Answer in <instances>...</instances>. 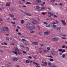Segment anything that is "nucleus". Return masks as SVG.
Returning a JSON list of instances; mask_svg holds the SVG:
<instances>
[{
	"label": "nucleus",
	"mask_w": 67,
	"mask_h": 67,
	"mask_svg": "<svg viewBox=\"0 0 67 67\" xmlns=\"http://www.w3.org/2000/svg\"><path fill=\"white\" fill-rule=\"evenodd\" d=\"M32 24L31 23H29L28 24H27V29H30V27H31V25Z\"/></svg>",
	"instance_id": "f257e3e1"
},
{
	"label": "nucleus",
	"mask_w": 67,
	"mask_h": 67,
	"mask_svg": "<svg viewBox=\"0 0 67 67\" xmlns=\"http://www.w3.org/2000/svg\"><path fill=\"white\" fill-rule=\"evenodd\" d=\"M20 46L21 47V49L22 50H23V49H25V47H24V46L23 45V44L21 43L20 44Z\"/></svg>",
	"instance_id": "f03ea898"
},
{
	"label": "nucleus",
	"mask_w": 67,
	"mask_h": 67,
	"mask_svg": "<svg viewBox=\"0 0 67 67\" xmlns=\"http://www.w3.org/2000/svg\"><path fill=\"white\" fill-rule=\"evenodd\" d=\"M35 29V26H32V27H31L30 28V30H34Z\"/></svg>",
	"instance_id": "7ed1b4c3"
},
{
	"label": "nucleus",
	"mask_w": 67,
	"mask_h": 67,
	"mask_svg": "<svg viewBox=\"0 0 67 67\" xmlns=\"http://www.w3.org/2000/svg\"><path fill=\"white\" fill-rule=\"evenodd\" d=\"M42 63H43V64H44V66H46L47 65V62L42 61Z\"/></svg>",
	"instance_id": "20e7f679"
},
{
	"label": "nucleus",
	"mask_w": 67,
	"mask_h": 67,
	"mask_svg": "<svg viewBox=\"0 0 67 67\" xmlns=\"http://www.w3.org/2000/svg\"><path fill=\"white\" fill-rule=\"evenodd\" d=\"M58 40V39L57 38H52V40L54 41H57Z\"/></svg>",
	"instance_id": "39448f33"
},
{
	"label": "nucleus",
	"mask_w": 67,
	"mask_h": 67,
	"mask_svg": "<svg viewBox=\"0 0 67 67\" xmlns=\"http://www.w3.org/2000/svg\"><path fill=\"white\" fill-rule=\"evenodd\" d=\"M4 29H5V27H2L1 28L2 31V32H3V33L5 32V30Z\"/></svg>",
	"instance_id": "423d86ee"
},
{
	"label": "nucleus",
	"mask_w": 67,
	"mask_h": 67,
	"mask_svg": "<svg viewBox=\"0 0 67 67\" xmlns=\"http://www.w3.org/2000/svg\"><path fill=\"white\" fill-rule=\"evenodd\" d=\"M12 60L14 62H15L17 61L18 60V59L16 58H14L13 59H12Z\"/></svg>",
	"instance_id": "0eeeda50"
},
{
	"label": "nucleus",
	"mask_w": 67,
	"mask_h": 67,
	"mask_svg": "<svg viewBox=\"0 0 67 67\" xmlns=\"http://www.w3.org/2000/svg\"><path fill=\"white\" fill-rule=\"evenodd\" d=\"M55 29V30H57L58 31H59L61 29V28L60 27H56Z\"/></svg>",
	"instance_id": "6e6552de"
},
{
	"label": "nucleus",
	"mask_w": 67,
	"mask_h": 67,
	"mask_svg": "<svg viewBox=\"0 0 67 67\" xmlns=\"http://www.w3.org/2000/svg\"><path fill=\"white\" fill-rule=\"evenodd\" d=\"M36 3H40L42 2V1L41 0H36Z\"/></svg>",
	"instance_id": "1a4fd4ad"
},
{
	"label": "nucleus",
	"mask_w": 67,
	"mask_h": 67,
	"mask_svg": "<svg viewBox=\"0 0 67 67\" xmlns=\"http://www.w3.org/2000/svg\"><path fill=\"white\" fill-rule=\"evenodd\" d=\"M44 35H48L49 34V32L47 31L45 32H44Z\"/></svg>",
	"instance_id": "9d476101"
},
{
	"label": "nucleus",
	"mask_w": 67,
	"mask_h": 67,
	"mask_svg": "<svg viewBox=\"0 0 67 67\" xmlns=\"http://www.w3.org/2000/svg\"><path fill=\"white\" fill-rule=\"evenodd\" d=\"M61 21L62 22V23L64 25H66V23H65V21H64L63 20H62Z\"/></svg>",
	"instance_id": "9b49d317"
},
{
	"label": "nucleus",
	"mask_w": 67,
	"mask_h": 67,
	"mask_svg": "<svg viewBox=\"0 0 67 67\" xmlns=\"http://www.w3.org/2000/svg\"><path fill=\"white\" fill-rule=\"evenodd\" d=\"M51 54H52V55H53V56H54V55H55L56 54L55 53V52H54L53 51H51Z\"/></svg>",
	"instance_id": "f8f14e48"
},
{
	"label": "nucleus",
	"mask_w": 67,
	"mask_h": 67,
	"mask_svg": "<svg viewBox=\"0 0 67 67\" xmlns=\"http://www.w3.org/2000/svg\"><path fill=\"white\" fill-rule=\"evenodd\" d=\"M32 43L34 45H37L38 44V42H33Z\"/></svg>",
	"instance_id": "ddd939ff"
},
{
	"label": "nucleus",
	"mask_w": 67,
	"mask_h": 67,
	"mask_svg": "<svg viewBox=\"0 0 67 67\" xmlns=\"http://www.w3.org/2000/svg\"><path fill=\"white\" fill-rule=\"evenodd\" d=\"M46 27H50L51 25H50V24H47L46 25Z\"/></svg>",
	"instance_id": "4468645a"
},
{
	"label": "nucleus",
	"mask_w": 67,
	"mask_h": 67,
	"mask_svg": "<svg viewBox=\"0 0 67 67\" xmlns=\"http://www.w3.org/2000/svg\"><path fill=\"white\" fill-rule=\"evenodd\" d=\"M10 5V3H7L6 4V6H7L8 7H9Z\"/></svg>",
	"instance_id": "2eb2a0df"
},
{
	"label": "nucleus",
	"mask_w": 67,
	"mask_h": 67,
	"mask_svg": "<svg viewBox=\"0 0 67 67\" xmlns=\"http://www.w3.org/2000/svg\"><path fill=\"white\" fill-rule=\"evenodd\" d=\"M5 30L6 31H8V30L9 29V28L8 27H5Z\"/></svg>",
	"instance_id": "dca6fc26"
},
{
	"label": "nucleus",
	"mask_w": 67,
	"mask_h": 67,
	"mask_svg": "<svg viewBox=\"0 0 67 67\" xmlns=\"http://www.w3.org/2000/svg\"><path fill=\"white\" fill-rule=\"evenodd\" d=\"M18 54H19V55H22V53L19 51L18 52Z\"/></svg>",
	"instance_id": "f3484780"
},
{
	"label": "nucleus",
	"mask_w": 67,
	"mask_h": 67,
	"mask_svg": "<svg viewBox=\"0 0 67 67\" xmlns=\"http://www.w3.org/2000/svg\"><path fill=\"white\" fill-rule=\"evenodd\" d=\"M41 9L43 10L44 9H46V7H42L41 8Z\"/></svg>",
	"instance_id": "a211bd4d"
},
{
	"label": "nucleus",
	"mask_w": 67,
	"mask_h": 67,
	"mask_svg": "<svg viewBox=\"0 0 67 67\" xmlns=\"http://www.w3.org/2000/svg\"><path fill=\"white\" fill-rule=\"evenodd\" d=\"M48 65L49 66V67H52V65H51V63L50 62H48Z\"/></svg>",
	"instance_id": "6ab92c4d"
},
{
	"label": "nucleus",
	"mask_w": 67,
	"mask_h": 67,
	"mask_svg": "<svg viewBox=\"0 0 67 67\" xmlns=\"http://www.w3.org/2000/svg\"><path fill=\"white\" fill-rule=\"evenodd\" d=\"M48 13L49 14H50L51 16H52V15H54L53 13H51L50 12H48Z\"/></svg>",
	"instance_id": "aec40b11"
},
{
	"label": "nucleus",
	"mask_w": 67,
	"mask_h": 67,
	"mask_svg": "<svg viewBox=\"0 0 67 67\" xmlns=\"http://www.w3.org/2000/svg\"><path fill=\"white\" fill-rule=\"evenodd\" d=\"M36 23H37V22L35 21H33L32 23H33L34 24H36Z\"/></svg>",
	"instance_id": "412c9836"
},
{
	"label": "nucleus",
	"mask_w": 67,
	"mask_h": 67,
	"mask_svg": "<svg viewBox=\"0 0 67 67\" xmlns=\"http://www.w3.org/2000/svg\"><path fill=\"white\" fill-rule=\"evenodd\" d=\"M10 17H12L13 18L14 16V15L12 14H9Z\"/></svg>",
	"instance_id": "4be33fe9"
},
{
	"label": "nucleus",
	"mask_w": 67,
	"mask_h": 67,
	"mask_svg": "<svg viewBox=\"0 0 67 67\" xmlns=\"http://www.w3.org/2000/svg\"><path fill=\"white\" fill-rule=\"evenodd\" d=\"M65 57H66V55H65V54H63L62 56V58H65Z\"/></svg>",
	"instance_id": "5701e85b"
},
{
	"label": "nucleus",
	"mask_w": 67,
	"mask_h": 67,
	"mask_svg": "<svg viewBox=\"0 0 67 67\" xmlns=\"http://www.w3.org/2000/svg\"><path fill=\"white\" fill-rule=\"evenodd\" d=\"M62 49H58V51H59V52H62Z\"/></svg>",
	"instance_id": "b1692460"
},
{
	"label": "nucleus",
	"mask_w": 67,
	"mask_h": 67,
	"mask_svg": "<svg viewBox=\"0 0 67 67\" xmlns=\"http://www.w3.org/2000/svg\"><path fill=\"white\" fill-rule=\"evenodd\" d=\"M24 20H21V23L22 24H23L24 23Z\"/></svg>",
	"instance_id": "393cba45"
},
{
	"label": "nucleus",
	"mask_w": 67,
	"mask_h": 67,
	"mask_svg": "<svg viewBox=\"0 0 67 67\" xmlns=\"http://www.w3.org/2000/svg\"><path fill=\"white\" fill-rule=\"evenodd\" d=\"M26 15H29V16H31L32 15L29 14V13H27L26 14Z\"/></svg>",
	"instance_id": "a878e982"
},
{
	"label": "nucleus",
	"mask_w": 67,
	"mask_h": 67,
	"mask_svg": "<svg viewBox=\"0 0 67 67\" xmlns=\"http://www.w3.org/2000/svg\"><path fill=\"white\" fill-rule=\"evenodd\" d=\"M52 26H53V27H54V28H55L56 27V25H55V24H53L52 25Z\"/></svg>",
	"instance_id": "bb28decb"
},
{
	"label": "nucleus",
	"mask_w": 67,
	"mask_h": 67,
	"mask_svg": "<svg viewBox=\"0 0 67 67\" xmlns=\"http://www.w3.org/2000/svg\"><path fill=\"white\" fill-rule=\"evenodd\" d=\"M61 38H62V39H63V40H66V38L62 37Z\"/></svg>",
	"instance_id": "cd10ccee"
},
{
	"label": "nucleus",
	"mask_w": 67,
	"mask_h": 67,
	"mask_svg": "<svg viewBox=\"0 0 67 67\" xmlns=\"http://www.w3.org/2000/svg\"><path fill=\"white\" fill-rule=\"evenodd\" d=\"M10 11H14V9L12 8H10Z\"/></svg>",
	"instance_id": "c85d7f7f"
},
{
	"label": "nucleus",
	"mask_w": 67,
	"mask_h": 67,
	"mask_svg": "<svg viewBox=\"0 0 67 67\" xmlns=\"http://www.w3.org/2000/svg\"><path fill=\"white\" fill-rule=\"evenodd\" d=\"M10 22L13 24H15V22L11 21Z\"/></svg>",
	"instance_id": "c756f323"
},
{
	"label": "nucleus",
	"mask_w": 67,
	"mask_h": 67,
	"mask_svg": "<svg viewBox=\"0 0 67 67\" xmlns=\"http://www.w3.org/2000/svg\"><path fill=\"white\" fill-rule=\"evenodd\" d=\"M33 63L35 64V65H40L39 64H38V63H37L35 62H33Z\"/></svg>",
	"instance_id": "7c9ffc66"
},
{
	"label": "nucleus",
	"mask_w": 67,
	"mask_h": 67,
	"mask_svg": "<svg viewBox=\"0 0 67 67\" xmlns=\"http://www.w3.org/2000/svg\"><path fill=\"white\" fill-rule=\"evenodd\" d=\"M38 34H39L40 35H42V32H39Z\"/></svg>",
	"instance_id": "2f4dec72"
},
{
	"label": "nucleus",
	"mask_w": 67,
	"mask_h": 67,
	"mask_svg": "<svg viewBox=\"0 0 67 67\" xmlns=\"http://www.w3.org/2000/svg\"><path fill=\"white\" fill-rule=\"evenodd\" d=\"M26 51H29V48L28 47H26Z\"/></svg>",
	"instance_id": "473e14b6"
},
{
	"label": "nucleus",
	"mask_w": 67,
	"mask_h": 67,
	"mask_svg": "<svg viewBox=\"0 0 67 67\" xmlns=\"http://www.w3.org/2000/svg\"><path fill=\"white\" fill-rule=\"evenodd\" d=\"M17 34L18 35H21L22 34L21 32H18V33Z\"/></svg>",
	"instance_id": "72a5a7b5"
},
{
	"label": "nucleus",
	"mask_w": 67,
	"mask_h": 67,
	"mask_svg": "<svg viewBox=\"0 0 67 67\" xmlns=\"http://www.w3.org/2000/svg\"><path fill=\"white\" fill-rule=\"evenodd\" d=\"M26 63H29V61L28 60H26Z\"/></svg>",
	"instance_id": "f704fd0d"
},
{
	"label": "nucleus",
	"mask_w": 67,
	"mask_h": 67,
	"mask_svg": "<svg viewBox=\"0 0 67 67\" xmlns=\"http://www.w3.org/2000/svg\"><path fill=\"white\" fill-rule=\"evenodd\" d=\"M66 52V50H62V53H64V52Z\"/></svg>",
	"instance_id": "c9c22d12"
},
{
	"label": "nucleus",
	"mask_w": 67,
	"mask_h": 67,
	"mask_svg": "<svg viewBox=\"0 0 67 67\" xmlns=\"http://www.w3.org/2000/svg\"><path fill=\"white\" fill-rule=\"evenodd\" d=\"M26 4H31V3L30 2H27L26 3Z\"/></svg>",
	"instance_id": "e433bc0d"
},
{
	"label": "nucleus",
	"mask_w": 67,
	"mask_h": 67,
	"mask_svg": "<svg viewBox=\"0 0 67 67\" xmlns=\"http://www.w3.org/2000/svg\"><path fill=\"white\" fill-rule=\"evenodd\" d=\"M47 9H48V10H51V8L49 7H47Z\"/></svg>",
	"instance_id": "4c0bfd02"
},
{
	"label": "nucleus",
	"mask_w": 67,
	"mask_h": 67,
	"mask_svg": "<svg viewBox=\"0 0 67 67\" xmlns=\"http://www.w3.org/2000/svg\"><path fill=\"white\" fill-rule=\"evenodd\" d=\"M55 22H56L57 24H58V23H59V21H58L57 20L55 21Z\"/></svg>",
	"instance_id": "58836bf2"
},
{
	"label": "nucleus",
	"mask_w": 67,
	"mask_h": 67,
	"mask_svg": "<svg viewBox=\"0 0 67 67\" xmlns=\"http://www.w3.org/2000/svg\"><path fill=\"white\" fill-rule=\"evenodd\" d=\"M28 58L29 59H32V57L31 56H29L28 57Z\"/></svg>",
	"instance_id": "ea45409f"
},
{
	"label": "nucleus",
	"mask_w": 67,
	"mask_h": 67,
	"mask_svg": "<svg viewBox=\"0 0 67 67\" xmlns=\"http://www.w3.org/2000/svg\"><path fill=\"white\" fill-rule=\"evenodd\" d=\"M50 61H51V62H53V61H54V60L53 59H50Z\"/></svg>",
	"instance_id": "a19ab883"
},
{
	"label": "nucleus",
	"mask_w": 67,
	"mask_h": 67,
	"mask_svg": "<svg viewBox=\"0 0 67 67\" xmlns=\"http://www.w3.org/2000/svg\"><path fill=\"white\" fill-rule=\"evenodd\" d=\"M23 53H24V54H26V52H25L24 51H23Z\"/></svg>",
	"instance_id": "79ce46f5"
},
{
	"label": "nucleus",
	"mask_w": 67,
	"mask_h": 67,
	"mask_svg": "<svg viewBox=\"0 0 67 67\" xmlns=\"http://www.w3.org/2000/svg\"><path fill=\"white\" fill-rule=\"evenodd\" d=\"M39 8H40V7H39L38 6H37L36 7V9H39Z\"/></svg>",
	"instance_id": "37998d69"
},
{
	"label": "nucleus",
	"mask_w": 67,
	"mask_h": 67,
	"mask_svg": "<svg viewBox=\"0 0 67 67\" xmlns=\"http://www.w3.org/2000/svg\"><path fill=\"white\" fill-rule=\"evenodd\" d=\"M14 53L16 55H17L18 54V53H17V52L16 51Z\"/></svg>",
	"instance_id": "c03bdc74"
},
{
	"label": "nucleus",
	"mask_w": 67,
	"mask_h": 67,
	"mask_svg": "<svg viewBox=\"0 0 67 67\" xmlns=\"http://www.w3.org/2000/svg\"><path fill=\"white\" fill-rule=\"evenodd\" d=\"M63 3H59V5H60V6H63V5H62L63 4Z\"/></svg>",
	"instance_id": "a18cd8bd"
},
{
	"label": "nucleus",
	"mask_w": 67,
	"mask_h": 67,
	"mask_svg": "<svg viewBox=\"0 0 67 67\" xmlns=\"http://www.w3.org/2000/svg\"><path fill=\"white\" fill-rule=\"evenodd\" d=\"M37 27L38 28V29H39V30H41V28H40L38 26H37Z\"/></svg>",
	"instance_id": "49530a36"
},
{
	"label": "nucleus",
	"mask_w": 67,
	"mask_h": 67,
	"mask_svg": "<svg viewBox=\"0 0 67 67\" xmlns=\"http://www.w3.org/2000/svg\"><path fill=\"white\" fill-rule=\"evenodd\" d=\"M22 41H24V42H26V40L24 39H22Z\"/></svg>",
	"instance_id": "de8ad7c7"
},
{
	"label": "nucleus",
	"mask_w": 67,
	"mask_h": 67,
	"mask_svg": "<svg viewBox=\"0 0 67 67\" xmlns=\"http://www.w3.org/2000/svg\"><path fill=\"white\" fill-rule=\"evenodd\" d=\"M30 32L31 33H34V31H30Z\"/></svg>",
	"instance_id": "09e8293b"
},
{
	"label": "nucleus",
	"mask_w": 67,
	"mask_h": 67,
	"mask_svg": "<svg viewBox=\"0 0 67 67\" xmlns=\"http://www.w3.org/2000/svg\"><path fill=\"white\" fill-rule=\"evenodd\" d=\"M47 49L48 50H50V47H47Z\"/></svg>",
	"instance_id": "8fccbe9b"
},
{
	"label": "nucleus",
	"mask_w": 67,
	"mask_h": 67,
	"mask_svg": "<svg viewBox=\"0 0 67 67\" xmlns=\"http://www.w3.org/2000/svg\"><path fill=\"white\" fill-rule=\"evenodd\" d=\"M17 29H21V28H20V27H19V26H17Z\"/></svg>",
	"instance_id": "3c124183"
},
{
	"label": "nucleus",
	"mask_w": 67,
	"mask_h": 67,
	"mask_svg": "<svg viewBox=\"0 0 67 67\" xmlns=\"http://www.w3.org/2000/svg\"><path fill=\"white\" fill-rule=\"evenodd\" d=\"M6 20H7V21H8V20H9L10 19H9V18H6Z\"/></svg>",
	"instance_id": "603ef678"
},
{
	"label": "nucleus",
	"mask_w": 67,
	"mask_h": 67,
	"mask_svg": "<svg viewBox=\"0 0 67 67\" xmlns=\"http://www.w3.org/2000/svg\"><path fill=\"white\" fill-rule=\"evenodd\" d=\"M6 39L8 41L9 40V38H8V37H7L6 38Z\"/></svg>",
	"instance_id": "864d4df0"
},
{
	"label": "nucleus",
	"mask_w": 67,
	"mask_h": 67,
	"mask_svg": "<svg viewBox=\"0 0 67 67\" xmlns=\"http://www.w3.org/2000/svg\"><path fill=\"white\" fill-rule=\"evenodd\" d=\"M4 44L5 45H7V43L6 42H4Z\"/></svg>",
	"instance_id": "5fc2aeb1"
},
{
	"label": "nucleus",
	"mask_w": 67,
	"mask_h": 67,
	"mask_svg": "<svg viewBox=\"0 0 67 67\" xmlns=\"http://www.w3.org/2000/svg\"><path fill=\"white\" fill-rule=\"evenodd\" d=\"M62 48H65V45L63 46H62Z\"/></svg>",
	"instance_id": "6e6d98bb"
},
{
	"label": "nucleus",
	"mask_w": 67,
	"mask_h": 67,
	"mask_svg": "<svg viewBox=\"0 0 67 67\" xmlns=\"http://www.w3.org/2000/svg\"><path fill=\"white\" fill-rule=\"evenodd\" d=\"M42 14H43V15H45V14H46L44 12H42Z\"/></svg>",
	"instance_id": "4d7b16f0"
},
{
	"label": "nucleus",
	"mask_w": 67,
	"mask_h": 67,
	"mask_svg": "<svg viewBox=\"0 0 67 67\" xmlns=\"http://www.w3.org/2000/svg\"><path fill=\"white\" fill-rule=\"evenodd\" d=\"M53 16H54V17H55V18H57V16L56 15H53Z\"/></svg>",
	"instance_id": "13d9d810"
},
{
	"label": "nucleus",
	"mask_w": 67,
	"mask_h": 67,
	"mask_svg": "<svg viewBox=\"0 0 67 67\" xmlns=\"http://www.w3.org/2000/svg\"><path fill=\"white\" fill-rule=\"evenodd\" d=\"M22 7H23V8H26V6L25 5L24 6L23 5Z\"/></svg>",
	"instance_id": "bf43d9fd"
},
{
	"label": "nucleus",
	"mask_w": 67,
	"mask_h": 67,
	"mask_svg": "<svg viewBox=\"0 0 67 67\" xmlns=\"http://www.w3.org/2000/svg\"><path fill=\"white\" fill-rule=\"evenodd\" d=\"M14 50H15V51H18V48H15L14 49Z\"/></svg>",
	"instance_id": "052dcab7"
},
{
	"label": "nucleus",
	"mask_w": 67,
	"mask_h": 67,
	"mask_svg": "<svg viewBox=\"0 0 67 67\" xmlns=\"http://www.w3.org/2000/svg\"><path fill=\"white\" fill-rule=\"evenodd\" d=\"M52 24H56V23H54V22H53L52 23Z\"/></svg>",
	"instance_id": "680f3d73"
},
{
	"label": "nucleus",
	"mask_w": 67,
	"mask_h": 67,
	"mask_svg": "<svg viewBox=\"0 0 67 67\" xmlns=\"http://www.w3.org/2000/svg\"><path fill=\"white\" fill-rule=\"evenodd\" d=\"M62 36H64V37H66V35H62Z\"/></svg>",
	"instance_id": "e2e57ef3"
},
{
	"label": "nucleus",
	"mask_w": 67,
	"mask_h": 67,
	"mask_svg": "<svg viewBox=\"0 0 67 67\" xmlns=\"http://www.w3.org/2000/svg\"><path fill=\"white\" fill-rule=\"evenodd\" d=\"M13 20H16V18H14L13 19Z\"/></svg>",
	"instance_id": "0e129e2a"
},
{
	"label": "nucleus",
	"mask_w": 67,
	"mask_h": 67,
	"mask_svg": "<svg viewBox=\"0 0 67 67\" xmlns=\"http://www.w3.org/2000/svg\"><path fill=\"white\" fill-rule=\"evenodd\" d=\"M9 65V64H6V66H7V67H8Z\"/></svg>",
	"instance_id": "69168bd1"
},
{
	"label": "nucleus",
	"mask_w": 67,
	"mask_h": 67,
	"mask_svg": "<svg viewBox=\"0 0 67 67\" xmlns=\"http://www.w3.org/2000/svg\"><path fill=\"white\" fill-rule=\"evenodd\" d=\"M16 67H20V66L19 65H17L16 66Z\"/></svg>",
	"instance_id": "338daca9"
},
{
	"label": "nucleus",
	"mask_w": 67,
	"mask_h": 67,
	"mask_svg": "<svg viewBox=\"0 0 67 67\" xmlns=\"http://www.w3.org/2000/svg\"><path fill=\"white\" fill-rule=\"evenodd\" d=\"M8 67H12V66H11V65H8Z\"/></svg>",
	"instance_id": "774afa93"
}]
</instances>
